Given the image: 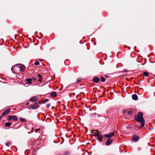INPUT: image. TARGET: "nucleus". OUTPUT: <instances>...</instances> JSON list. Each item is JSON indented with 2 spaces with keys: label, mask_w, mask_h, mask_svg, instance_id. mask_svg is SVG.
Segmentation results:
<instances>
[{
  "label": "nucleus",
  "mask_w": 155,
  "mask_h": 155,
  "mask_svg": "<svg viewBox=\"0 0 155 155\" xmlns=\"http://www.w3.org/2000/svg\"><path fill=\"white\" fill-rule=\"evenodd\" d=\"M26 80L27 81L28 84H31L32 83V79L31 78L26 79Z\"/></svg>",
  "instance_id": "15"
},
{
  "label": "nucleus",
  "mask_w": 155,
  "mask_h": 155,
  "mask_svg": "<svg viewBox=\"0 0 155 155\" xmlns=\"http://www.w3.org/2000/svg\"><path fill=\"white\" fill-rule=\"evenodd\" d=\"M143 116V114L141 112L138 113L137 115H135L134 116V118L137 121L141 123V125L140 128H142L145 124V121Z\"/></svg>",
  "instance_id": "2"
},
{
  "label": "nucleus",
  "mask_w": 155,
  "mask_h": 155,
  "mask_svg": "<svg viewBox=\"0 0 155 155\" xmlns=\"http://www.w3.org/2000/svg\"><path fill=\"white\" fill-rule=\"evenodd\" d=\"M8 120H13L14 121H17L18 120V117L16 116H9L7 118Z\"/></svg>",
  "instance_id": "3"
},
{
  "label": "nucleus",
  "mask_w": 155,
  "mask_h": 155,
  "mask_svg": "<svg viewBox=\"0 0 155 155\" xmlns=\"http://www.w3.org/2000/svg\"><path fill=\"white\" fill-rule=\"evenodd\" d=\"M25 67L21 64H16L12 66L11 68V71L14 73L19 74L24 71Z\"/></svg>",
  "instance_id": "1"
},
{
  "label": "nucleus",
  "mask_w": 155,
  "mask_h": 155,
  "mask_svg": "<svg viewBox=\"0 0 155 155\" xmlns=\"http://www.w3.org/2000/svg\"><path fill=\"white\" fill-rule=\"evenodd\" d=\"M48 99H46L45 100L43 101L42 102L44 103H46V102H48Z\"/></svg>",
  "instance_id": "24"
},
{
  "label": "nucleus",
  "mask_w": 155,
  "mask_h": 155,
  "mask_svg": "<svg viewBox=\"0 0 155 155\" xmlns=\"http://www.w3.org/2000/svg\"><path fill=\"white\" fill-rule=\"evenodd\" d=\"M50 95L53 97H55L57 95V93L55 91H53L51 93Z\"/></svg>",
  "instance_id": "12"
},
{
  "label": "nucleus",
  "mask_w": 155,
  "mask_h": 155,
  "mask_svg": "<svg viewBox=\"0 0 155 155\" xmlns=\"http://www.w3.org/2000/svg\"><path fill=\"white\" fill-rule=\"evenodd\" d=\"M34 64H35V65H38L39 64V63L38 61H36L35 62V63H34Z\"/></svg>",
  "instance_id": "22"
},
{
  "label": "nucleus",
  "mask_w": 155,
  "mask_h": 155,
  "mask_svg": "<svg viewBox=\"0 0 155 155\" xmlns=\"http://www.w3.org/2000/svg\"><path fill=\"white\" fill-rule=\"evenodd\" d=\"M144 75L146 77H148L149 75V74L147 72H144L143 73Z\"/></svg>",
  "instance_id": "18"
},
{
  "label": "nucleus",
  "mask_w": 155,
  "mask_h": 155,
  "mask_svg": "<svg viewBox=\"0 0 155 155\" xmlns=\"http://www.w3.org/2000/svg\"><path fill=\"white\" fill-rule=\"evenodd\" d=\"M92 134L95 136L97 137L99 134V132L97 130H94L91 132Z\"/></svg>",
  "instance_id": "6"
},
{
  "label": "nucleus",
  "mask_w": 155,
  "mask_h": 155,
  "mask_svg": "<svg viewBox=\"0 0 155 155\" xmlns=\"http://www.w3.org/2000/svg\"><path fill=\"white\" fill-rule=\"evenodd\" d=\"M99 79L97 77H95L93 79V81L96 83H97L99 81Z\"/></svg>",
  "instance_id": "14"
},
{
  "label": "nucleus",
  "mask_w": 155,
  "mask_h": 155,
  "mask_svg": "<svg viewBox=\"0 0 155 155\" xmlns=\"http://www.w3.org/2000/svg\"><path fill=\"white\" fill-rule=\"evenodd\" d=\"M28 104H29V103H26V104L27 105H28Z\"/></svg>",
  "instance_id": "30"
},
{
  "label": "nucleus",
  "mask_w": 155,
  "mask_h": 155,
  "mask_svg": "<svg viewBox=\"0 0 155 155\" xmlns=\"http://www.w3.org/2000/svg\"><path fill=\"white\" fill-rule=\"evenodd\" d=\"M38 98L36 97H33L29 100V101L33 102H36L38 101Z\"/></svg>",
  "instance_id": "7"
},
{
  "label": "nucleus",
  "mask_w": 155,
  "mask_h": 155,
  "mask_svg": "<svg viewBox=\"0 0 155 155\" xmlns=\"http://www.w3.org/2000/svg\"><path fill=\"white\" fill-rule=\"evenodd\" d=\"M70 152L68 151H67L65 153L64 155H70Z\"/></svg>",
  "instance_id": "23"
},
{
  "label": "nucleus",
  "mask_w": 155,
  "mask_h": 155,
  "mask_svg": "<svg viewBox=\"0 0 155 155\" xmlns=\"http://www.w3.org/2000/svg\"><path fill=\"white\" fill-rule=\"evenodd\" d=\"M20 120L22 122H26V119L22 118H20Z\"/></svg>",
  "instance_id": "20"
},
{
  "label": "nucleus",
  "mask_w": 155,
  "mask_h": 155,
  "mask_svg": "<svg viewBox=\"0 0 155 155\" xmlns=\"http://www.w3.org/2000/svg\"><path fill=\"white\" fill-rule=\"evenodd\" d=\"M112 140L111 139H109L107 141L106 144L107 145H109L112 143Z\"/></svg>",
  "instance_id": "10"
},
{
  "label": "nucleus",
  "mask_w": 155,
  "mask_h": 155,
  "mask_svg": "<svg viewBox=\"0 0 155 155\" xmlns=\"http://www.w3.org/2000/svg\"><path fill=\"white\" fill-rule=\"evenodd\" d=\"M50 104H47L46 107H50Z\"/></svg>",
  "instance_id": "28"
},
{
  "label": "nucleus",
  "mask_w": 155,
  "mask_h": 155,
  "mask_svg": "<svg viewBox=\"0 0 155 155\" xmlns=\"http://www.w3.org/2000/svg\"><path fill=\"white\" fill-rule=\"evenodd\" d=\"M101 81L102 82H104L105 81V78L103 77H102L101 78Z\"/></svg>",
  "instance_id": "21"
},
{
  "label": "nucleus",
  "mask_w": 155,
  "mask_h": 155,
  "mask_svg": "<svg viewBox=\"0 0 155 155\" xmlns=\"http://www.w3.org/2000/svg\"><path fill=\"white\" fill-rule=\"evenodd\" d=\"M38 77L39 78H41V76L40 74H38Z\"/></svg>",
  "instance_id": "29"
},
{
  "label": "nucleus",
  "mask_w": 155,
  "mask_h": 155,
  "mask_svg": "<svg viewBox=\"0 0 155 155\" xmlns=\"http://www.w3.org/2000/svg\"><path fill=\"white\" fill-rule=\"evenodd\" d=\"M10 143V142H8V143H5V145L8 147H9V143Z\"/></svg>",
  "instance_id": "25"
},
{
  "label": "nucleus",
  "mask_w": 155,
  "mask_h": 155,
  "mask_svg": "<svg viewBox=\"0 0 155 155\" xmlns=\"http://www.w3.org/2000/svg\"><path fill=\"white\" fill-rule=\"evenodd\" d=\"M11 125V124L10 122H6L5 123V126L6 127H9Z\"/></svg>",
  "instance_id": "16"
},
{
  "label": "nucleus",
  "mask_w": 155,
  "mask_h": 155,
  "mask_svg": "<svg viewBox=\"0 0 155 155\" xmlns=\"http://www.w3.org/2000/svg\"><path fill=\"white\" fill-rule=\"evenodd\" d=\"M39 105L37 103H35L33 105H30L29 106V108H28L29 109H35L36 108H37L39 107Z\"/></svg>",
  "instance_id": "4"
},
{
  "label": "nucleus",
  "mask_w": 155,
  "mask_h": 155,
  "mask_svg": "<svg viewBox=\"0 0 155 155\" xmlns=\"http://www.w3.org/2000/svg\"><path fill=\"white\" fill-rule=\"evenodd\" d=\"M102 97V96H100V97Z\"/></svg>",
  "instance_id": "32"
},
{
  "label": "nucleus",
  "mask_w": 155,
  "mask_h": 155,
  "mask_svg": "<svg viewBox=\"0 0 155 155\" xmlns=\"http://www.w3.org/2000/svg\"><path fill=\"white\" fill-rule=\"evenodd\" d=\"M140 137L137 136H134L131 138V140L132 141L135 142L137 141L139 139Z\"/></svg>",
  "instance_id": "5"
},
{
  "label": "nucleus",
  "mask_w": 155,
  "mask_h": 155,
  "mask_svg": "<svg viewBox=\"0 0 155 155\" xmlns=\"http://www.w3.org/2000/svg\"><path fill=\"white\" fill-rule=\"evenodd\" d=\"M132 99L134 100H137L138 99L137 96L135 94H134L132 96Z\"/></svg>",
  "instance_id": "13"
},
{
  "label": "nucleus",
  "mask_w": 155,
  "mask_h": 155,
  "mask_svg": "<svg viewBox=\"0 0 155 155\" xmlns=\"http://www.w3.org/2000/svg\"><path fill=\"white\" fill-rule=\"evenodd\" d=\"M97 137V139L100 141H101L103 138V137L102 135H100L99 134Z\"/></svg>",
  "instance_id": "11"
},
{
  "label": "nucleus",
  "mask_w": 155,
  "mask_h": 155,
  "mask_svg": "<svg viewBox=\"0 0 155 155\" xmlns=\"http://www.w3.org/2000/svg\"><path fill=\"white\" fill-rule=\"evenodd\" d=\"M37 127V126H36L35 127L36 128H35V132L36 133L39 130H40V127Z\"/></svg>",
  "instance_id": "17"
},
{
  "label": "nucleus",
  "mask_w": 155,
  "mask_h": 155,
  "mask_svg": "<svg viewBox=\"0 0 155 155\" xmlns=\"http://www.w3.org/2000/svg\"><path fill=\"white\" fill-rule=\"evenodd\" d=\"M127 114L130 115H132L133 114L132 110H129L128 111Z\"/></svg>",
  "instance_id": "19"
},
{
  "label": "nucleus",
  "mask_w": 155,
  "mask_h": 155,
  "mask_svg": "<svg viewBox=\"0 0 155 155\" xmlns=\"http://www.w3.org/2000/svg\"><path fill=\"white\" fill-rule=\"evenodd\" d=\"M1 118V116H0V119Z\"/></svg>",
  "instance_id": "31"
},
{
  "label": "nucleus",
  "mask_w": 155,
  "mask_h": 155,
  "mask_svg": "<svg viewBox=\"0 0 155 155\" xmlns=\"http://www.w3.org/2000/svg\"><path fill=\"white\" fill-rule=\"evenodd\" d=\"M10 111V108H8V109H6L5 110L4 112H3V113H2V115H6L8 114Z\"/></svg>",
  "instance_id": "8"
},
{
  "label": "nucleus",
  "mask_w": 155,
  "mask_h": 155,
  "mask_svg": "<svg viewBox=\"0 0 155 155\" xmlns=\"http://www.w3.org/2000/svg\"><path fill=\"white\" fill-rule=\"evenodd\" d=\"M38 81H39V82H41V78H39V79H38Z\"/></svg>",
  "instance_id": "27"
},
{
  "label": "nucleus",
  "mask_w": 155,
  "mask_h": 155,
  "mask_svg": "<svg viewBox=\"0 0 155 155\" xmlns=\"http://www.w3.org/2000/svg\"><path fill=\"white\" fill-rule=\"evenodd\" d=\"M81 81V79H80V78L78 79L77 80V82L79 83V82H80Z\"/></svg>",
  "instance_id": "26"
},
{
  "label": "nucleus",
  "mask_w": 155,
  "mask_h": 155,
  "mask_svg": "<svg viewBox=\"0 0 155 155\" xmlns=\"http://www.w3.org/2000/svg\"><path fill=\"white\" fill-rule=\"evenodd\" d=\"M114 135V132H112L109 134H106L105 135V136L107 138H110L113 137Z\"/></svg>",
  "instance_id": "9"
}]
</instances>
